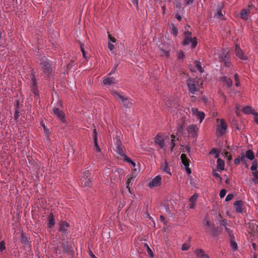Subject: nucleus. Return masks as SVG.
Instances as JSON below:
<instances>
[{"label": "nucleus", "mask_w": 258, "mask_h": 258, "mask_svg": "<svg viewBox=\"0 0 258 258\" xmlns=\"http://www.w3.org/2000/svg\"><path fill=\"white\" fill-rule=\"evenodd\" d=\"M111 94L118 103L126 108H130L134 104L133 100L122 92L113 91Z\"/></svg>", "instance_id": "1"}, {"label": "nucleus", "mask_w": 258, "mask_h": 258, "mask_svg": "<svg viewBox=\"0 0 258 258\" xmlns=\"http://www.w3.org/2000/svg\"><path fill=\"white\" fill-rule=\"evenodd\" d=\"M39 65L42 72L46 75H49L53 71L52 61L45 56L39 59Z\"/></svg>", "instance_id": "2"}, {"label": "nucleus", "mask_w": 258, "mask_h": 258, "mask_svg": "<svg viewBox=\"0 0 258 258\" xmlns=\"http://www.w3.org/2000/svg\"><path fill=\"white\" fill-rule=\"evenodd\" d=\"M188 90L191 94L195 95L199 91L200 82L197 78H189L186 80Z\"/></svg>", "instance_id": "3"}, {"label": "nucleus", "mask_w": 258, "mask_h": 258, "mask_svg": "<svg viewBox=\"0 0 258 258\" xmlns=\"http://www.w3.org/2000/svg\"><path fill=\"white\" fill-rule=\"evenodd\" d=\"M184 38L182 44L183 46H187L190 44V47L192 49L195 48L198 42L196 37H192L191 32L188 31L184 32Z\"/></svg>", "instance_id": "4"}, {"label": "nucleus", "mask_w": 258, "mask_h": 258, "mask_svg": "<svg viewBox=\"0 0 258 258\" xmlns=\"http://www.w3.org/2000/svg\"><path fill=\"white\" fill-rule=\"evenodd\" d=\"M31 91L34 94V97L36 99H38L39 98V93L37 87V80L34 73H32L31 74Z\"/></svg>", "instance_id": "5"}, {"label": "nucleus", "mask_w": 258, "mask_h": 258, "mask_svg": "<svg viewBox=\"0 0 258 258\" xmlns=\"http://www.w3.org/2000/svg\"><path fill=\"white\" fill-rule=\"evenodd\" d=\"M228 55V52L225 50L220 51L218 53L219 60L220 62L223 63L225 67L230 68L231 62Z\"/></svg>", "instance_id": "6"}, {"label": "nucleus", "mask_w": 258, "mask_h": 258, "mask_svg": "<svg viewBox=\"0 0 258 258\" xmlns=\"http://www.w3.org/2000/svg\"><path fill=\"white\" fill-rule=\"evenodd\" d=\"M70 226V224L66 221H60L59 223V232L63 235H67L69 233L68 228Z\"/></svg>", "instance_id": "7"}, {"label": "nucleus", "mask_w": 258, "mask_h": 258, "mask_svg": "<svg viewBox=\"0 0 258 258\" xmlns=\"http://www.w3.org/2000/svg\"><path fill=\"white\" fill-rule=\"evenodd\" d=\"M191 112L192 115L197 117L200 123H201L205 118V114L204 112L199 111L198 109L195 107L191 108Z\"/></svg>", "instance_id": "8"}, {"label": "nucleus", "mask_w": 258, "mask_h": 258, "mask_svg": "<svg viewBox=\"0 0 258 258\" xmlns=\"http://www.w3.org/2000/svg\"><path fill=\"white\" fill-rule=\"evenodd\" d=\"M235 53L237 57H238L241 60H246L248 59V57L245 55L243 51L240 48V46L236 45L235 48Z\"/></svg>", "instance_id": "9"}, {"label": "nucleus", "mask_w": 258, "mask_h": 258, "mask_svg": "<svg viewBox=\"0 0 258 258\" xmlns=\"http://www.w3.org/2000/svg\"><path fill=\"white\" fill-rule=\"evenodd\" d=\"M198 130L199 127L198 125L195 124L189 125L187 128V132L193 138H197L198 137Z\"/></svg>", "instance_id": "10"}, {"label": "nucleus", "mask_w": 258, "mask_h": 258, "mask_svg": "<svg viewBox=\"0 0 258 258\" xmlns=\"http://www.w3.org/2000/svg\"><path fill=\"white\" fill-rule=\"evenodd\" d=\"M161 177L159 175H157L148 183V186L152 188L159 186L161 183Z\"/></svg>", "instance_id": "11"}, {"label": "nucleus", "mask_w": 258, "mask_h": 258, "mask_svg": "<svg viewBox=\"0 0 258 258\" xmlns=\"http://www.w3.org/2000/svg\"><path fill=\"white\" fill-rule=\"evenodd\" d=\"M227 125L223 119H221L220 122V125L217 126V130L221 135L225 134V131L227 129Z\"/></svg>", "instance_id": "12"}, {"label": "nucleus", "mask_w": 258, "mask_h": 258, "mask_svg": "<svg viewBox=\"0 0 258 258\" xmlns=\"http://www.w3.org/2000/svg\"><path fill=\"white\" fill-rule=\"evenodd\" d=\"M233 206L237 213H242L243 212V202L242 200L235 201L233 203Z\"/></svg>", "instance_id": "13"}, {"label": "nucleus", "mask_w": 258, "mask_h": 258, "mask_svg": "<svg viewBox=\"0 0 258 258\" xmlns=\"http://www.w3.org/2000/svg\"><path fill=\"white\" fill-rule=\"evenodd\" d=\"M154 142L155 144L159 146V147L161 148H165V144L164 143V140L163 137L159 135H157L154 139Z\"/></svg>", "instance_id": "14"}, {"label": "nucleus", "mask_w": 258, "mask_h": 258, "mask_svg": "<svg viewBox=\"0 0 258 258\" xmlns=\"http://www.w3.org/2000/svg\"><path fill=\"white\" fill-rule=\"evenodd\" d=\"M53 113L57 118L62 122L64 120V116L61 110L58 107H54L53 109Z\"/></svg>", "instance_id": "15"}, {"label": "nucleus", "mask_w": 258, "mask_h": 258, "mask_svg": "<svg viewBox=\"0 0 258 258\" xmlns=\"http://www.w3.org/2000/svg\"><path fill=\"white\" fill-rule=\"evenodd\" d=\"M97 132L95 128H94L93 132V139L94 143V148L98 152H100V148L98 144Z\"/></svg>", "instance_id": "16"}, {"label": "nucleus", "mask_w": 258, "mask_h": 258, "mask_svg": "<svg viewBox=\"0 0 258 258\" xmlns=\"http://www.w3.org/2000/svg\"><path fill=\"white\" fill-rule=\"evenodd\" d=\"M81 185L83 187L89 188L92 185V178H81Z\"/></svg>", "instance_id": "17"}, {"label": "nucleus", "mask_w": 258, "mask_h": 258, "mask_svg": "<svg viewBox=\"0 0 258 258\" xmlns=\"http://www.w3.org/2000/svg\"><path fill=\"white\" fill-rule=\"evenodd\" d=\"M220 80L221 82L224 83L228 88H230L232 86L233 82L232 80L226 76H223L221 77Z\"/></svg>", "instance_id": "18"}, {"label": "nucleus", "mask_w": 258, "mask_h": 258, "mask_svg": "<svg viewBox=\"0 0 258 258\" xmlns=\"http://www.w3.org/2000/svg\"><path fill=\"white\" fill-rule=\"evenodd\" d=\"M250 13V9H246L241 10L240 12V17L242 19L246 21L248 19V14Z\"/></svg>", "instance_id": "19"}, {"label": "nucleus", "mask_w": 258, "mask_h": 258, "mask_svg": "<svg viewBox=\"0 0 258 258\" xmlns=\"http://www.w3.org/2000/svg\"><path fill=\"white\" fill-rule=\"evenodd\" d=\"M55 223V219L53 216V215L52 213H51L48 217L47 221V226L48 228H51L52 226L54 225Z\"/></svg>", "instance_id": "20"}, {"label": "nucleus", "mask_w": 258, "mask_h": 258, "mask_svg": "<svg viewBox=\"0 0 258 258\" xmlns=\"http://www.w3.org/2000/svg\"><path fill=\"white\" fill-rule=\"evenodd\" d=\"M222 6L220 5H218L217 8V13L215 15L214 17L216 18L217 19H223V15L222 12Z\"/></svg>", "instance_id": "21"}, {"label": "nucleus", "mask_w": 258, "mask_h": 258, "mask_svg": "<svg viewBox=\"0 0 258 258\" xmlns=\"http://www.w3.org/2000/svg\"><path fill=\"white\" fill-rule=\"evenodd\" d=\"M195 253L197 257H201V258H210L209 256L205 253L204 251L202 249H196L195 251Z\"/></svg>", "instance_id": "22"}, {"label": "nucleus", "mask_w": 258, "mask_h": 258, "mask_svg": "<svg viewBox=\"0 0 258 258\" xmlns=\"http://www.w3.org/2000/svg\"><path fill=\"white\" fill-rule=\"evenodd\" d=\"M122 171V169L119 168H112L111 169V174H112L114 176L113 179H115L116 178H118L120 177V172ZM111 179H113V177H111Z\"/></svg>", "instance_id": "23"}, {"label": "nucleus", "mask_w": 258, "mask_h": 258, "mask_svg": "<svg viewBox=\"0 0 258 258\" xmlns=\"http://www.w3.org/2000/svg\"><path fill=\"white\" fill-rule=\"evenodd\" d=\"M161 169L163 172H165L169 175H171L170 169L168 165V162L166 160H165L164 164L161 165Z\"/></svg>", "instance_id": "24"}, {"label": "nucleus", "mask_w": 258, "mask_h": 258, "mask_svg": "<svg viewBox=\"0 0 258 258\" xmlns=\"http://www.w3.org/2000/svg\"><path fill=\"white\" fill-rule=\"evenodd\" d=\"M206 230L208 232L212 234L213 236H215L217 235L218 233V230L215 227V225L214 224H212L211 226L207 228L206 229Z\"/></svg>", "instance_id": "25"}, {"label": "nucleus", "mask_w": 258, "mask_h": 258, "mask_svg": "<svg viewBox=\"0 0 258 258\" xmlns=\"http://www.w3.org/2000/svg\"><path fill=\"white\" fill-rule=\"evenodd\" d=\"M103 83L105 85L110 86L115 83V80L113 77L105 78L103 79Z\"/></svg>", "instance_id": "26"}, {"label": "nucleus", "mask_w": 258, "mask_h": 258, "mask_svg": "<svg viewBox=\"0 0 258 258\" xmlns=\"http://www.w3.org/2000/svg\"><path fill=\"white\" fill-rule=\"evenodd\" d=\"M134 181V178L131 177L127 179L126 183V188L127 189V191L131 194V196L132 195V193L131 190V187L133 185Z\"/></svg>", "instance_id": "27"}, {"label": "nucleus", "mask_w": 258, "mask_h": 258, "mask_svg": "<svg viewBox=\"0 0 258 258\" xmlns=\"http://www.w3.org/2000/svg\"><path fill=\"white\" fill-rule=\"evenodd\" d=\"M244 157L250 161H253L254 158V154L251 150H248L246 151Z\"/></svg>", "instance_id": "28"}, {"label": "nucleus", "mask_w": 258, "mask_h": 258, "mask_svg": "<svg viewBox=\"0 0 258 258\" xmlns=\"http://www.w3.org/2000/svg\"><path fill=\"white\" fill-rule=\"evenodd\" d=\"M217 168L220 170L223 171L224 170L225 162L221 158H218L217 160Z\"/></svg>", "instance_id": "29"}, {"label": "nucleus", "mask_w": 258, "mask_h": 258, "mask_svg": "<svg viewBox=\"0 0 258 258\" xmlns=\"http://www.w3.org/2000/svg\"><path fill=\"white\" fill-rule=\"evenodd\" d=\"M194 64L201 74H202L204 72V69L202 66L201 61L199 60H195L194 61Z\"/></svg>", "instance_id": "30"}, {"label": "nucleus", "mask_w": 258, "mask_h": 258, "mask_svg": "<svg viewBox=\"0 0 258 258\" xmlns=\"http://www.w3.org/2000/svg\"><path fill=\"white\" fill-rule=\"evenodd\" d=\"M20 241L22 243L26 244V245H29V241L28 238V237L26 236H25L24 234H22Z\"/></svg>", "instance_id": "31"}, {"label": "nucleus", "mask_w": 258, "mask_h": 258, "mask_svg": "<svg viewBox=\"0 0 258 258\" xmlns=\"http://www.w3.org/2000/svg\"><path fill=\"white\" fill-rule=\"evenodd\" d=\"M182 164L184 167L186 173L188 175L190 174L191 173V171L189 167V163L188 161H187V162H182Z\"/></svg>", "instance_id": "32"}, {"label": "nucleus", "mask_w": 258, "mask_h": 258, "mask_svg": "<svg viewBox=\"0 0 258 258\" xmlns=\"http://www.w3.org/2000/svg\"><path fill=\"white\" fill-rule=\"evenodd\" d=\"M114 150L117 154H118L123 158L126 155L124 153L121 147L114 148Z\"/></svg>", "instance_id": "33"}, {"label": "nucleus", "mask_w": 258, "mask_h": 258, "mask_svg": "<svg viewBox=\"0 0 258 258\" xmlns=\"http://www.w3.org/2000/svg\"><path fill=\"white\" fill-rule=\"evenodd\" d=\"M62 249L64 253H69L71 251L70 247L68 244V242L62 244Z\"/></svg>", "instance_id": "34"}, {"label": "nucleus", "mask_w": 258, "mask_h": 258, "mask_svg": "<svg viewBox=\"0 0 258 258\" xmlns=\"http://www.w3.org/2000/svg\"><path fill=\"white\" fill-rule=\"evenodd\" d=\"M114 148L121 147L122 143L118 137H116L115 139H114Z\"/></svg>", "instance_id": "35"}, {"label": "nucleus", "mask_w": 258, "mask_h": 258, "mask_svg": "<svg viewBox=\"0 0 258 258\" xmlns=\"http://www.w3.org/2000/svg\"><path fill=\"white\" fill-rule=\"evenodd\" d=\"M230 246L233 250L235 251L237 250L238 246L234 239H230Z\"/></svg>", "instance_id": "36"}, {"label": "nucleus", "mask_w": 258, "mask_h": 258, "mask_svg": "<svg viewBox=\"0 0 258 258\" xmlns=\"http://www.w3.org/2000/svg\"><path fill=\"white\" fill-rule=\"evenodd\" d=\"M171 34L174 37H176L178 35V32L177 28L173 25H172L171 27Z\"/></svg>", "instance_id": "37"}, {"label": "nucleus", "mask_w": 258, "mask_h": 258, "mask_svg": "<svg viewBox=\"0 0 258 258\" xmlns=\"http://www.w3.org/2000/svg\"><path fill=\"white\" fill-rule=\"evenodd\" d=\"M245 157H244V154L243 153H242L241 154H240V162H241V163L242 164H243L246 167H248V165L247 164V161L245 159Z\"/></svg>", "instance_id": "38"}, {"label": "nucleus", "mask_w": 258, "mask_h": 258, "mask_svg": "<svg viewBox=\"0 0 258 258\" xmlns=\"http://www.w3.org/2000/svg\"><path fill=\"white\" fill-rule=\"evenodd\" d=\"M225 231L227 232V233L228 234L230 239H234V235L233 233V231L230 229V228H228L227 226H225L224 227Z\"/></svg>", "instance_id": "39"}, {"label": "nucleus", "mask_w": 258, "mask_h": 258, "mask_svg": "<svg viewBox=\"0 0 258 258\" xmlns=\"http://www.w3.org/2000/svg\"><path fill=\"white\" fill-rule=\"evenodd\" d=\"M253 177H252V181L255 183H258V172L257 171L253 172Z\"/></svg>", "instance_id": "40"}, {"label": "nucleus", "mask_w": 258, "mask_h": 258, "mask_svg": "<svg viewBox=\"0 0 258 258\" xmlns=\"http://www.w3.org/2000/svg\"><path fill=\"white\" fill-rule=\"evenodd\" d=\"M43 131H44V136H45V137L46 138V139L47 141L49 140V136L50 135L49 129L47 127H44Z\"/></svg>", "instance_id": "41"}, {"label": "nucleus", "mask_w": 258, "mask_h": 258, "mask_svg": "<svg viewBox=\"0 0 258 258\" xmlns=\"http://www.w3.org/2000/svg\"><path fill=\"white\" fill-rule=\"evenodd\" d=\"M144 247H146L147 251V252H148V254L151 257H153V256H154V254H153V252L152 249H151V248L149 246V245H148L147 243H145L144 244Z\"/></svg>", "instance_id": "42"}, {"label": "nucleus", "mask_w": 258, "mask_h": 258, "mask_svg": "<svg viewBox=\"0 0 258 258\" xmlns=\"http://www.w3.org/2000/svg\"><path fill=\"white\" fill-rule=\"evenodd\" d=\"M252 109L249 106H247L243 108V112L247 114L252 113Z\"/></svg>", "instance_id": "43"}, {"label": "nucleus", "mask_w": 258, "mask_h": 258, "mask_svg": "<svg viewBox=\"0 0 258 258\" xmlns=\"http://www.w3.org/2000/svg\"><path fill=\"white\" fill-rule=\"evenodd\" d=\"M171 138H172V140H171V152H172L173 149L175 146V140L174 139L175 136L174 135H171Z\"/></svg>", "instance_id": "44"}, {"label": "nucleus", "mask_w": 258, "mask_h": 258, "mask_svg": "<svg viewBox=\"0 0 258 258\" xmlns=\"http://www.w3.org/2000/svg\"><path fill=\"white\" fill-rule=\"evenodd\" d=\"M90 173L89 172V170H85L82 173V178H91L90 177Z\"/></svg>", "instance_id": "45"}, {"label": "nucleus", "mask_w": 258, "mask_h": 258, "mask_svg": "<svg viewBox=\"0 0 258 258\" xmlns=\"http://www.w3.org/2000/svg\"><path fill=\"white\" fill-rule=\"evenodd\" d=\"M229 222V221L223 219L219 221V224L220 226H223L224 227H225V226H227L228 223Z\"/></svg>", "instance_id": "46"}, {"label": "nucleus", "mask_w": 258, "mask_h": 258, "mask_svg": "<svg viewBox=\"0 0 258 258\" xmlns=\"http://www.w3.org/2000/svg\"><path fill=\"white\" fill-rule=\"evenodd\" d=\"M258 164L256 161H253L252 162V165L250 167V170L252 171H256L257 168Z\"/></svg>", "instance_id": "47"}, {"label": "nucleus", "mask_w": 258, "mask_h": 258, "mask_svg": "<svg viewBox=\"0 0 258 258\" xmlns=\"http://www.w3.org/2000/svg\"><path fill=\"white\" fill-rule=\"evenodd\" d=\"M198 195L197 194H194L192 196L190 197L189 199V201L190 203H195L198 198Z\"/></svg>", "instance_id": "48"}, {"label": "nucleus", "mask_w": 258, "mask_h": 258, "mask_svg": "<svg viewBox=\"0 0 258 258\" xmlns=\"http://www.w3.org/2000/svg\"><path fill=\"white\" fill-rule=\"evenodd\" d=\"M6 249V243L4 240L0 242V252L3 253Z\"/></svg>", "instance_id": "49"}, {"label": "nucleus", "mask_w": 258, "mask_h": 258, "mask_svg": "<svg viewBox=\"0 0 258 258\" xmlns=\"http://www.w3.org/2000/svg\"><path fill=\"white\" fill-rule=\"evenodd\" d=\"M234 80L236 82L235 86L236 87H239L240 86V84L239 76H238V74H235L234 75Z\"/></svg>", "instance_id": "50"}, {"label": "nucleus", "mask_w": 258, "mask_h": 258, "mask_svg": "<svg viewBox=\"0 0 258 258\" xmlns=\"http://www.w3.org/2000/svg\"><path fill=\"white\" fill-rule=\"evenodd\" d=\"M212 174L214 177L220 179V181H221L222 178H221L220 174L217 172V171L215 169L212 170Z\"/></svg>", "instance_id": "51"}, {"label": "nucleus", "mask_w": 258, "mask_h": 258, "mask_svg": "<svg viewBox=\"0 0 258 258\" xmlns=\"http://www.w3.org/2000/svg\"><path fill=\"white\" fill-rule=\"evenodd\" d=\"M190 247V245L187 243H183L181 246V250L183 251L187 250Z\"/></svg>", "instance_id": "52"}, {"label": "nucleus", "mask_w": 258, "mask_h": 258, "mask_svg": "<svg viewBox=\"0 0 258 258\" xmlns=\"http://www.w3.org/2000/svg\"><path fill=\"white\" fill-rule=\"evenodd\" d=\"M175 18L178 21H180L182 20V17L179 14V12L178 11H177L175 13Z\"/></svg>", "instance_id": "53"}, {"label": "nucleus", "mask_w": 258, "mask_h": 258, "mask_svg": "<svg viewBox=\"0 0 258 258\" xmlns=\"http://www.w3.org/2000/svg\"><path fill=\"white\" fill-rule=\"evenodd\" d=\"M226 194V190L225 189H222L220 191V193H219V196H220V198H221V199L223 198L225 196Z\"/></svg>", "instance_id": "54"}, {"label": "nucleus", "mask_w": 258, "mask_h": 258, "mask_svg": "<svg viewBox=\"0 0 258 258\" xmlns=\"http://www.w3.org/2000/svg\"><path fill=\"white\" fill-rule=\"evenodd\" d=\"M234 198V195L233 194H229L225 198L226 202H229L231 201Z\"/></svg>", "instance_id": "55"}, {"label": "nucleus", "mask_w": 258, "mask_h": 258, "mask_svg": "<svg viewBox=\"0 0 258 258\" xmlns=\"http://www.w3.org/2000/svg\"><path fill=\"white\" fill-rule=\"evenodd\" d=\"M111 169L109 168H106L104 169L105 175L106 176H108L111 174Z\"/></svg>", "instance_id": "56"}, {"label": "nucleus", "mask_w": 258, "mask_h": 258, "mask_svg": "<svg viewBox=\"0 0 258 258\" xmlns=\"http://www.w3.org/2000/svg\"><path fill=\"white\" fill-rule=\"evenodd\" d=\"M19 113H20V110H18V109L15 110V112H14L15 120H18V119L20 116Z\"/></svg>", "instance_id": "57"}, {"label": "nucleus", "mask_w": 258, "mask_h": 258, "mask_svg": "<svg viewBox=\"0 0 258 258\" xmlns=\"http://www.w3.org/2000/svg\"><path fill=\"white\" fill-rule=\"evenodd\" d=\"M176 8L178 9H180L182 7V4L179 0H174Z\"/></svg>", "instance_id": "58"}, {"label": "nucleus", "mask_w": 258, "mask_h": 258, "mask_svg": "<svg viewBox=\"0 0 258 258\" xmlns=\"http://www.w3.org/2000/svg\"><path fill=\"white\" fill-rule=\"evenodd\" d=\"M160 50L162 51V53L164 54L166 56L169 57V51L164 50L163 48H161V47H159Z\"/></svg>", "instance_id": "59"}, {"label": "nucleus", "mask_w": 258, "mask_h": 258, "mask_svg": "<svg viewBox=\"0 0 258 258\" xmlns=\"http://www.w3.org/2000/svg\"><path fill=\"white\" fill-rule=\"evenodd\" d=\"M80 49L81 50V52L83 54V56L84 57H86V51L85 50V49H84V44H81L80 45Z\"/></svg>", "instance_id": "60"}, {"label": "nucleus", "mask_w": 258, "mask_h": 258, "mask_svg": "<svg viewBox=\"0 0 258 258\" xmlns=\"http://www.w3.org/2000/svg\"><path fill=\"white\" fill-rule=\"evenodd\" d=\"M123 160L124 161H125L130 164L133 162V161L127 155H125V156L123 157Z\"/></svg>", "instance_id": "61"}, {"label": "nucleus", "mask_w": 258, "mask_h": 258, "mask_svg": "<svg viewBox=\"0 0 258 258\" xmlns=\"http://www.w3.org/2000/svg\"><path fill=\"white\" fill-rule=\"evenodd\" d=\"M15 110H20V102L19 100H17L14 104Z\"/></svg>", "instance_id": "62"}, {"label": "nucleus", "mask_w": 258, "mask_h": 258, "mask_svg": "<svg viewBox=\"0 0 258 258\" xmlns=\"http://www.w3.org/2000/svg\"><path fill=\"white\" fill-rule=\"evenodd\" d=\"M234 163L236 165H238L240 163V155L234 160Z\"/></svg>", "instance_id": "63"}, {"label": "nucleus", "mask_w": 258, "mask_h": 258, "mask_svg": "<svg viewBox=\"0 0 258 258\" xmlns=\"http://www.w3.org/2000/svg\"><path fill=\"white\" fill-rule=\"evenodd\" d=\"M212 152L213 153L215 154L216 158H219L218 157L219 156V153L217 152V150L216 149L213 148L212 149Z\"/></svg>", "instance_id": "64"}]
</instances>
